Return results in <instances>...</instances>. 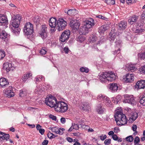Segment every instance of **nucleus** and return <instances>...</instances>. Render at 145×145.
<instances>
[{"instance_id": "f257e3e1", "label": "nucleus", "mask_w": 145, "mask_h": 145, "mask_svg": "<svg viewBox=\"0 0 145 145\" xmlns=\"http://www.w3.org/2000/svg\"><path fill=\"white\" fill-rule=\"evenodd\" d=\"M21 19V16L19 14L16 15L12 17L10 27H11V31L13 33H16L19 31L18 28L20 25Z\"/></svg>"}, {"instance_id": "f03ea898", "label": "nucleus", "mask_w": 145, "mask_h": 145, "mask_svg": "<svg viewBox=\"0 0 145 145\" xmlns=\"http://www.w3.org/2000/svg\"><path fill=\"white\" fill-rule=\"evenodd\" d=\"M114 117L118 125H123L127 123V119L125 115L121 111H117L114 115Z\"/></svg>"}, {"instance_id": "7ed1b4c3", "label": "nucleus", "mask_w": 145, "mask_h": 145, "mask_svg": "<svg viewBox=\"0 0 145 145\" xmlns=\"http://www.w3.org/2000/svg\"><path fill=\"white\" fill-rule=\"evenodd\" d=\"M68 109L67 104L63 101H58L55 110L57 112L63 113L66 112Z\"/></svg>"}, {"instance_id": "20e7f679", "label": "nucleus", "mask_w": 145, "mask_h": 145, "mask_svg": "<svg viewBox=\"0 0 145 145\" xmlns=\"http://www.w3.org/2000/svg\"><path fill=\"white\" fill-rule=\"evenodd\" d=\"M45 101V103L47 105L51 107H54L55 108L58 102L56 99L52 95L46 97Z\"/></svg>"}, {"instance_id": "39448f33", "label": "nucleus", "mask_w": 145, "mask_h": 145, "mask_svg": "<svg viewBox=\"0 0 145 145\" xmlns=\"http://www.w3.org/2000/svg\"><path fill=\"white\" fill-rule=\"evenodd\" d=\"M98 99L101 100L108 107H110L112 106L111 101L109 98L102 94H99L97 97Z\"/></svg>"}, {"instance_id": "423d86ee", "label": "nucleus", "mask_w": 145, "mask_h": 145, "mask_svg": "<svg viewBox=\"0 0 145 145\" xmlns=\"http://www.w3.org/2000/svg\"><path fill=\"white\" fill-rule=\"evenodd\" d=\"M67 25L66 22L62 18H59L57 23V29L59 31L65 29Z\"/></svg>"}, {"instance_id": "0eeeda50", "label": "nucleus", "mask_w": 145, "mask_h": 145, "mask_svg": "<svg viewBox=\"0 0 145 145\" xmlns=\"http://www.w3.org/2000/svg\"><path fill=\"white\" fill-rule=\"evenodd\" d=\"M24 31L27 35L31 34L33 32V25L30 22H27L24 25Z\"/></svg>"}, {"instance_id": "6e6552de", "label": "nucleus", "mask_w": 145, "mask_h": 145, "mask_svg": "<svg viewBox=\"0 0 145 145\" xmlns=\"http://www.w3.org/2000/svg\"><path fill=\"white\" fill-rule=\"evenodd\" d=\"M47 27L46 25H42L41 29L39 32L40 37L43 39H45L48 37Z\"/></svg>"}, {"instance_id": "1a4fd4ad", "label": "nucleus", "mask_w": 145, "mask_h": 145, "mask_svg": "<svg viewBox=\"0 0 145 145\" xmlns=\"http://www.w3.org/2000/svg\"><path fill=\"white\" fill-rule=\"evenodd\" d=\"M71 31L69 30H66L62 33L60 37V40L62 42H65L68 40L70 37Z\"/></svg>"}, {"instance_id": "9d476101", "label": "nucleus", "mask_w": 145, "mask_h": 145, "mask_svg": "<svg viewBox=\"0 0 145 145\" xmlns=\"http://www.w3.org/2000/svg\"><path fill=\"white\" fill-rule=\"evenodd\" d=\"M124 99L123 101L124 103H127L133 105L136 103V101L133 95L126 94L124 95Z\"/></svg>"}, {"instance_id": "9b49d317", "label": "nucleus", "mask_w": 145, "mask_h": 145, "mask_svg": "<svg viewBox=\"0 0 145 145\" xmlns=\"http://www.w3.org/2000/svg\"><path fill=\"white\" fill-rule=\"evenodd\" d=\"M70 25L72 29L74 30H78L80 25L78 22L72 19H71Z\"/></svg>"}, {"instance_id": "f8f14e48", "label": "nucleus", "mask_w": 145, "mask_h": 145, "mask_svg": "<svg viewBox=\"0 0 145 145\" xmlns=\"http://www.w3.org/2000/svg\"><path fill=\"white\" fill-rule=\"evenodd\" d=\"M84 25L89 29L92 26L94 25V20L92 18H89L86 20Z\"/></svg>"}, {"instance_id": "ddd939ff", "label": "nucleus", "mask_w": 145, "mask_h": 145, "mask_svg": "<svg viewBox=\"0 0 145 145\" xmlns=\"http://www.w3.org/2000/svg\"><path fill=\"white\" fill-rule=\"evenodd\" d=\"M99 78L101 82L105 83L107 81V72H102L99 76Z\"/></svg>"}, {"instance_id": "4468645a", "label": "nucleus", "mask_w": 145, "mask_h": 145, "mask_svg": "<svg viewBox=\"0 0 145 145\" xmlns=\"http://www.w3.org/2000/svg\"><path fill=\"white\" fill-rule=\"evenodd\" d=\"M107 72V81H112L115 80L116 75L112 72Z\"/></svg>"}, {"instance_id": "2eb2a0df", "label": "nucleus", "mask_w": 145, "mask_h": 145, "mask_svg": "<svg viewBox=\"0 0 145 145\" xmlns=\"http://www.w3.org/2000/svg\"><path fill=\"white\" fill-rule=\"evenodd\" d=\"M12 87H9L8 89H7L5 90H4L5 94L6 95V96L9 97H13L14 95V93L11 90Z\"/></svg>"}, {"instance_id": "dca6fc26", "label": "nucleus", "mask_w": 145, "mask_h": 145, "mask_svg": "<svg viewBox=\"0 0 145 145\" xmlns=\"http://www.w3.org/2000/svg\"><path fill=\"white\" fill-rule=\"evenodd\" d=\"M136 88L139 89H144L145 87V80H141L136 84Z\"/></svg>"}, {"instance_id": "f3484780", "label": "nucleus", "mask_w": 145, "mask_h": 145, "mask_svg": "<svg viewBox=\"0 0 145 145\" xmlns=\"http://www.w3.org/2000/svg\"><path fill=\"white\" fill-rule=\"evenodd\" d=\"M8 84V81L5 78H1L0 79V85L2 88H5Z\"/></svg>"}, {"instance_id": "a211bd4d", "label": "nucleus", "mask_w": 145, "mask_h": 145, "mask_svg": "<svg viewBox=\"0 0 145 145\" xmlns=\"http://www.w3.org/2000/svg\"><path fill=\"white\" fill-rule=\"evenodd\" d=\"M9 37V35L7 34L5 31H2L0 34V38L6 42L8 41Z\"/></svg>"}, {"instance_id": "6ab92c4d", "label": "nucleus", "mask_w": 145, "mask_h": 145, "mask_svg": "<svg viewBox=\"0 0 145 145\" xmlns=\"http://www.w3.org/2000/svg\"><path fill=\"white\" fill-rule=\"evenodd\" d=\"M89 29L84 25L80 27L79 29V33L81 34L86 35Z\"/></svg>"}, {"instance_id": "aec40b11", "label": "nucleus", "mask_w": 145, "mask_h": 145, "mask_svg": "<svg viewBox=\"0 0 145 145\" xmlns=\"http://www.w3.org/2000/svg\"><path fill=\"white\" fill-rule=\"evenodd\" d=\"M126 78L125 80V82L126 83H129L133 81L134 79L133 74H127L126 76Z\"/></svg>"}, {"instance_id": "412c9836", "label": "nucleus", "mask_w": 145, "mask_h": 145, "mask_svg": "<svg viewBox=\"0 0 145 145\" xmlns=\"http://www.w3.org/2000/svg\"><path fill=\"white\" fill-rule=\"evenodd\" d=\"M57 20L55 18L52 17L50 19L49 24L50 27L52 28H54L57 25Z\"/></svg>"}, {"instance_id": "4be33fe9", "label": "nucleus", "mask_w": 145, "mask_h": 145, "mask_svg": "<svg viewBox=\"0 0 145 145\" xmlns=\"http://www.w3.org/2000/svg\"><path fill=\"white\" fill-rule=\"evenodd\" d=\"M80 108L83 110H89L90 106L88 103L84 102L81 104Z\"/></svg>"}, {"instance_id": "5701e85b", "label": "nucleus", "mask_w": 145, "mask_h": 145, "mask_svg": "<svg viewBox=\"0 0 145 145\" xmlns=\"http://www.w3.org/2000/svg\"><path fill=\"white\" fill-rule=\"evenodd\" d=\"M127 69L131 72H134L137 70V68L135 67V66L133 64H127L126 65Z\"/></svg>"}, {"instance_id": "b1692460", "label": "nucleus", "mask_w": 145, "mask_h": 145, "mask_svg": "<svg viewBox=\"0 0 145 145\" xmlns=\"http://www.w3.org/2000/svg\"><path fill=\"white\" fill-rule=\"evenodd\" d=\"M118 88L117 84L116 83H112L109 85V89L112 92L116 91L118 90Z\"/></svg>"}, {"instance_id": "393cba45", "label": "nucleus", "mask_w": 145, "mask_h": 145, "mask_svg": "<svg viewBox=\"0 0 145 145\" xmlns=\"http://www.w3.org/2000/svg\"><path fill=\"white\" fill-rule=\"evenodd\" d=\"M127 26V22L125 21H121L118 24V29H125Z\"/></svg>"}, {"instance_id": "a878e982", "label": "nucleus", "mask_w": 145, "mask_h": 145, "mask_svg": "<svg viewBox=\"0 0 145 145\" xmlns=\"http://www.w3.org/2000/svg\"><path fill=\"white\" fill-rule=\"evenodd\" d=\"M50 129L52 132L57 134L62 135L63 133V132L62 131H61L60 129L57 127H54L52 128H50Z\"/></svg>"}, {"instance_id": "bb28decb", "label": "nucleus", "mask_w": 145, "mask_h": 145, "mask_svg": "<svg viewBox=\"0 0 145 145\" xmlns=\"http://www.w3.org/2000/svg\"><path fill=\"white\" fill-rule=\"evenodd\" d=\"M32 74L30 72L24 74L23 75L22 78L23 81L25 82L27 79L32 76Z\"/></svg>"}, {"instance_id": "cd10ccee", "label": "nucleus", "mask_w": 145, "mask_h": 145, "mask_svg": "<svg viewBox=\"0 0 145 145\" xmlns=\"http://www.w3.org/2000/svg\"><path fill=\"white\" fill-rule=\"evenodd\" d=\"M7 22L8 20L7 16L2 14H0V23H6Z\"/></svg>"}, {"instance_id": "c85d7f7f", "label": "nucleus", "mask_w": 145, "mask_h": 145, "mask_svg": "<svg viewBox=\"0 0 145 145\" xmlns=\"http://www.w3.org/2000/svg\"><path fill=\"white\" fill-rule=\"evenodd\" d=\"M78 11L76 9H70L67 12V14L69 16L75 15L77 14Z\"/></svg>"}, {"instance_id": "c756f323", "label": "nucleus", "mask_w": 145, "mask_h": 145, "mask_svg": "<svg viewBox=\"0 0 145 145\" xmlns=\"http://www.w3.org/2000/svg\"><path fill=\"white\" fill-rule=\"evenodd\" d=\"M137 17L135 16H133L129 19V22L130 24H132L137 20Z\"/></svg>"}, {"instance_id": "7c9ffc66", "label": "nucleus", "mask_w": 145, "mask_h": 145, "mask_svg": "<svg viewBox=\"0 0 145 145\" xmlns=\"http://www.w3.org/2000/svg\"><path fill=\"white\" fill-rule=\"evenodd\" d=\"M115 33L116 32H113L112 30L111 32L109 34V40L110 41H113L114 40L115 37Z\"/></svg>"}, {"instance_id": "2f4dec72", "label": "nucleus", "mask_w": 145, "mask_h": 145, "mask_svg": "<svg viewBox=\"0 0 145 145\" xmlns=\"http://www.w3.org/2000/svg\"><path fill=\"white\" fill-rule=\"evenodd\" d=\"M104 111V109L103 108L101 105H99L97 107V111L98 114H103Z\"/></svg>"}, {"instance_id": "473e14b6", "label": "nucleus", "mask_w": 145, "mask_h": 145, "mask_svg": "<svg viewBox=\"0 0 145 145\" xmlns=\"http://www.w3.org/2000/svg\"><path fill=\"white\" fill-rule=\"evenodd\" d=\"M138 117V114L137 112H132L131 114L130 119H131L132 121L135 120Z\"/></svg>"}, {"instance_id": "72a5a7b5", "label": "nucleus", "mask_w": 145, "mask_h": 145, "mask_svg": "<svg viewBox=\"0 0 145 145\" xmlns=\"http://www.w3.org/2000/svg\"><path fill=\"white\" fill-rule=\"evenodd\" d=\"M43 91L42 90L41 86H37L35 89L34 92L36 94H40Z\"/></svg>"}, {"instance_id": "f704fd0d", "label": "nucleus", "mask_w": 145, "mask_h": 145, "mask_svg": "<svg viewBox=\"0 0 145 145\" xmlns=\"http://www.w3.org/2000/svg\"><path fill=\"white\" fill-rule=\"evenodd\" d=\"M121 96L120 95H118L116 98L115 97H112V101L113 103L117 104L119 102V101L120 100Z\"/></svg>"}, {"instance_id": "c9c22d12", "label": "nucleus", "mask_w": 145, "mask_h": 145, "mask_svg": "<svg viewBox=\"0 0 145 145\" xmlns=\"http://www.w3.org/2000/svg\"><path fill=\"white\" fill-rule=\"evenodd\" d=\"M107 29L105 25H103L101 26L99 28L98 32L101 33H104L106 30Z\"/></svg>"}, {"instance_id": "e433bc0d", "label": "nucleus", "mask_w": 145, "mask_h": 145, "mask_svg": "<svg viewBox=\"0 0 145 145\" xmlns=\"http://www.w3.org/2000/svg\"><path fill=\"white\" fill-rule=\"evenodd\" d=\"M140 102L143 106H145V94L143 95L140 98Z\"/></svg>"}, {"instance_id": "4c0bfd02", "label": "nucleus", "mask_w": 145, "mask_h": 145, "mask_svg": "<svg viewBox=\"0 0 145 145\" xmlns=\"http://www.w3.org/2000/svg\"><path fill=\"white\" fill-rule=\"evenodd\" d=\"M80 71L81 72L88 73L89 71V69L87 67H82L80 69Z\"/></svg>"}, {"instance_id": "58836bf2", "label": "nucleus", "mask_w": 145, "mask_h": 145, "mask_svg": "<svg viewBox=\"0 0 145 145\" xmlns=\"http://www.w3.org/2000/svg\"><path fill=\"white\" fill-rule=\"evenodd\" d=\"M35 79V81L36 82H39L41 81H44V78L43 76H40L36 78Z\"/></svg>"}, {"instance_id": "ea45409f", "label": "nucleus", "mask_w": 145, "mask_h": 145, "mask_svg": "<svg viewBox=\"0 0 145 145\" xmlns=\"http://www.w3.org/2000/svg\"><path fill=\"white\" fill-rule=\"evenodd\" d=\"M8 63H4L3 64V66L4 69L6 70L7 72H8L10 70V69L8 67Z\"/></svg>"}, {"instance_id": "a19ab883", "label": "nucleus", "mask_w": 145, "mask_h": 145, "mask_svg": "<svg viewBox=\"0 0 145 145\" xmlns=\"http://www.w3.org/2000/svg\"><path fill=\"white\" fill-rule=\"evenodd\" d=\"M34 22L36 24H38L40 22V18L39 16H36L33 18V19Z\"/></svg>"}, {"instance_id": "79ce46f5", "label": "nucleus", "mask_w": 145, "mask_h": 145, "mask_svg": "<svg viewBox=\"0 0 145 145\" xmlns=\"http://www.w3.org/2000/svg\"><path fill=\"white\" fill-rule=\"evenodd\" d=\"M105 2L107 4L109 5H112L115 3L114 0H105Z\"/></svg>"}, {"instance_id": "37998d69", "label": "nucleus", "mask_w": 145, "mask_h": 145, "mask_svg": "<svg viewBox=\"0 0 145 145\" xmlns=\"http://www.w3.org/2000/svg\"><path fill=\"white\" fill-rule=\"evenodd\" d=\"M26 93L25 91H23L22 90H20L19 94V96L20 97H24L26 95Z\"/></svg>"}, {"instance_id": "c03bdc74", "label": "nucleus", "mask_w": 145, "mask_h": 145, "mask_svg": "<svg viewBox=\"0 0 145 145\" xmlns=\"http://www.w3.org/2000/svg\"><path fill=\"white\" fill-rule=\"evenodd\" d=\"M5 56V52L4 51L0 50V59L4 57Z\"/></svg>"}, {"instance_id": "a18cd8bd", "label": "nucleus", "mask_w": 145, "mask_h": 145, "mask_svg": "<svg viewBox=\"0 0 145 145\" xmlns=\"http://www.w3.org/2000/svg\"><path fill=\"white\" fill-rule=\"evenodd\" d=\"M85 40V38L82 36H79L78 38L77 39V40L80 42H83Z\"/></svg>"}, {"instance_id": "49530a36", "label": "nucleus", "mask_w": 145, "mask_h": 145, "mask_svg": "<svg viewBox=\"0 0 145 145\" xmlns=\"http://www.w3.org/2000/svg\"><path fill=\"white\" fill-rule=\"evenodd\" d=\"M133 138L131 136H129L126 138V140L128 142H131L133 140Z\"/></svg>"}, {"instance_id": "de8ad7c7", "label": "nucleus", "mask_w": 145, "mask_h": 145, "mask_svg": "<svg viewBox=\"0 0 145 145\" xmlns=\"http://www.w3.org/2000/svg\"><path fill=\"white\" fill-rule=\"evenodd\" d=\"M48 137L52 139L55 138L56 136L53 133L49 132L48 133Z\"/></svg>"}, {"instance_id": "09e8293b", "label": "nucleus", "mask_w": 145, "mask_h": 145, "mask_svg": "<svg viewBox=\"0 0 145 145\" xmlns=\"http://www.w3.org/2000/svg\"><path fill=\"white\" fill-rule=\"evenodd\" d=\"M46 52L47 51L46 49H45V48H43L40 50V53L41 54L43 55L45 54L46 53Z\"/></svg>"}, {"instance_id": "8fccbe9b", "label": "nucleus", "mask_w": 145, "mask_h": 145, "mask_svg": "<svg viewBox=\"0 0 145 145\" xmlns=\"http://www.w3.org/2000/svg\"><path fill=\"white\" fill-rule=\"evenodd\" d=\"M3 140L5 139L7 140L8 139H9L10 137L9 134L4 133V135H3Z\"/></svg>"}, {"instance_id": "3c124183", "label": "nucleus", "mask_w": 145, "mask_h": 145, "mask_svg": "<svg viewBox=\"0 0 145 145\" xmlns=\"http://www.w3.org/2000/svg\"><path fill=\"white\" fill-rule=\"evenodd\" d=\"M139 70L140 72L145 74V65L144 66H142Z\"/></svg>"}, {"instance_id": "603ef678", "label": "nucleus", "mask_w": 145, "mask_h": 145, "mask_svg": "<svg viewBox=\"0 0 145 145\" xmlns=\"http://www.w3.org/2000/svg\"><path fill=\"white\" fill-rule=\"evenodd\" d=\"M111 143V139H106L104 142V144L106 145H109Z\"/></svg>"}, {"instance_id": "864d4df0", "label": "nucleus", "mask_w": 145, "mask_h": 145, "mask_svg": "<svg viewBox=\"0 0 145 145\" xmlns=\"http://www.w3.org/2000/svg\"><path fill=\"white\" fill-rule=\"evenodd\" d=\"M72 126H73V127L74 129L75 130H77L79 128L78 125L76 124H75V123H72Z\"/></svg>"}, {"instance_id": "5fc2aeb1", "label": "nucleus", "mask_w": 145, "mask_h": 145, "mask_svg": "<svg viewBox=\"0 0 145 145\" xmlns=\"http://www.w3.org/2000/svg\"><path fill=\"white\" fill-rule=\"evenodd\" d=\"M63 51L66 54H67L70 51L68 47L67 46H66L63 48Z\"/></svg>"}, {"instance_id": "6e6d98bb", "label": "nucleus", "mask_w": 145, "mask_h": 145, "mask_svg": "<svg viewBox=\"0 0 145 145\" xmlns=\"http://www.w3.org/2000/svg\"><path fill=\"white\" fill-rule=\"evenodd\" d=\"M96 17L98 18H99L101 19H102L104 20H106L107 19L101 15H99L96 16Z\"/></svg>"}, {"instance_id": "4d7b16f0", "label": "nucleus", "mask_w": 145, "mask_h": 145, "mask_svg": "<svg viewBox=\"0 0 145 145\" xmlns=\"http://www.w3.org/2000/svg\"><path fill=\"white\" fill-rule=\"evenodd\" d=\"M49 117L50 118L52 119L53 120L56 121V117L52 115H49Z\"/></svg>"}, {"instance_id": "13d9d810", "label": "nucleus", "mask_w": 145, "mask_h": 145, "mask_svg": "<svg viewBox=\"0 0 145 145\" xmlns=\"http://www.w3.org/2000/svg\"><path fill=\"white\" fill-rule=\"evenodd\" d=\"M100 139L102 140H104L106 138V135H105L104 136L102 135L99 137Z\"/></svg>"}, {"instance_id": "bf43d9fd", "label": "nucleus", "mask_w": 145, "mask_h": 145, "mask_svg": "<svg viewBox=\"0 0 145 145\" xmlns=\"http://www.w3.org/2000/svg\"><path fill=\"white\" fill-rule=\"evenodd\" d=\"M140 141V139L138 137H136L134 140V142H138Z\"/></svg>"}, {"instance_id": "052dcab7", "label": "nucleus", "mask_w": 145, "mask_h": 145, "mask_svg": "<svg viewBox=\"0 0 145 145\" xmlns=\"http://www.w3.org/2000/svg\"><path fill=\"white\" fill-rule=\"evenodd\" d=\"M142 20H145V11H144L142 14L141 16Z\"/></svg>"}, {"instance_id": "680f3d73", "label": "nucleus", "mask_w": 145, "mask_h": 145, "mask_svg": "<svg viewBox=\"0 0 145 145\" xmlns=\"http://www.w3.org/2000/svg\"><path fill=\"white\" fill-rule=\"evenodd\" d=\"M135 0H127L126 1L127 3L129 4V3H134Z\"/></svg>"}, {"instance_id": "e2e57ef3", "label": "nucleus", "mask_w": 145, "mask_h": 145, "mask_svg": "<svg viewBox=\"0 0 145 145\" xmlns=\"http://www.w3.org/2000/svg\"><path fill=\"white\" fill-rule=\"evenodd\" d=\"M66 139L67 141L70 142H71L73 141L72 139L70 137H67Z\"/></svg>"}, {"instance_id": "0e129e2a", "label": "nucleus", "mask_w": 145, "mask_h": 145, "mask_svg": "<svg viewBox=\"0 0 145 145\" xmlns=\"http://www.w3.org/2000/svg\"><path fill=\"white\" fill-rule=\"evenodd\" d=\"M48 141L47 140H44L43 141V142L42 143V145H47L48 143Z\"/></svg>"}, {"instance_id": "69168bd1", "label": "nucleus", "mask_w": 145, "mask_h": 145, "mask_svg": "<svg viewBox=\"0 0 145 145\" xmlns=\"http://www.w3.org/2000/svg\"><path fill=\"white\" fill-rule=\"evenodd\" d=\"M118 137L116 135H114L112 136V138L115 140H118Z\"/></svg>"}, {"instance_id": "338daca9", "label": "nucleus", "mask_w": 145, "mask_h": 145, "mask_svg": "<svg viewBox=\"0 0 145 145\" xmlns=\"http://www.w3.org/2000/svg\"><path fill=\"white\" fill-rule=\"evenodd\" d=\"M39 131L40 133L42 135L44 134L45 130L43 129H41L39 130Z\"/></svg>"}, {"instance_id": "774afa93", "label": "nucleus", "mask_w": 145, "mask_h": 145, "mask_svg": "<svg viewBox=\"0 0 145 145\" xmlns=\"http://www.w3.org/2000/svg\"><path fill=\"white\" fill-rule=\"evenodd\" d=\"M140 56L142 59H145V52L144 53H142L140 55Z\"/></svg>"}]
</instances>
